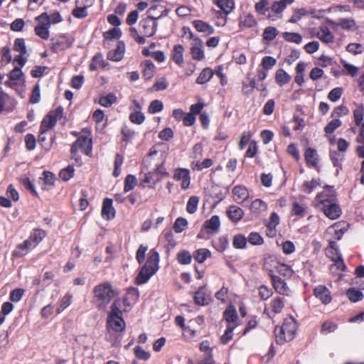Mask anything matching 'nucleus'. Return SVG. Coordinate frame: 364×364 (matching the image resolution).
Returning <instances> with one entry per match:
<instances>
[{
	"mask_svg": "<svg viewBox=\"0 0 364 364\" xmlns=\"http://www.w3.org/2000/svg\"><path fill=\"white\" fill-rule=\"evenodd\" d=\"M159 254L155 249L149 253L145 264L142 266L135 278L136 284L140 285L146 283L159 270Z\"/></svg>",
	"mask_w": 364,
	"mask_h": 364,
	"instance_id": "nucleus-1",
	"label": "nucleus"
},
{
	"mask_svg": "<svg viewBox=\"0 0 364 364\" xmlns=\"http://www.w3.org/2000/svg\"><path fill=\"white\" fill-rule=\"evenodd\" d=\"M297 325L294 318L291 316L286 318L281 326H277L274 329L276 341L279 344L291 341L295 336Z\"/></svg>",
	"mask_w": 364,
	"mask_h": 364,
	"instance_id": "nucleus-2",
	"label": "nucleus"
},
{
	"mask_svg": "<svg viewBox=\"0 0 364 364\" xmlns=\"http://www.w3.org/2000/svg\"><path fill=\"white\" fill-rule=\"evenodd\" d=\"M95 302L100 309H105L117 294V291L109 283L96 286L93 290Z\"/></svg>",
	"mask_w": 364,
	"mask_h": 364,
	"instance_id": "nucleus-3",
	"label": "nucleus"
},
{
	"mask_svg": "<svg viewBox=\"0 0 364 364\" xmlns=\"http://www.w3.org/2000/svg\"><path fill=\"white\" fill-rule=\"evenodd\" d=\"M120 301L116 300L111 306V311L108 316L107 327L109 331L122 332L125 328V322L122 317V311L119 309Z\"/></svg>",
	"mask_w": 364,
	"mask_h": 364,
	"instance_id": "nucleus-4",
	"label": "nucleus"
},
{
	"mask_svg": "<svg viewBox=\"0 0 364 364\" xmlns=\"http://www.w3.org/2000/svg\"><path fill=\"white\" fill-rule=\"evenodd\" d=\"M92 136L89 132H82L71 148L72 157L77 161V152L81 151L87 156L92 153Z\"/></svg>",
	"mask_w": 364,
	"mask_h": 364,
	"instance_id": "nucleus-5",
	"label": "nucleus"
},
{
	"mask_svg": "<svg viewBox=\"0 0 364 364\" xmlns=\"http://www.w3.org/2000/svg\"><path fill=\"white\" fill-rule=\"evenodd\" d=\"M322 193L318 194L316 198V206L323 210L324 214L331 220L338 218L341 213V208L336 203L329 200L322 199Z\"/></svg>",
	"mask_w": 364,
	"mask_h": 364,
	"instance_id": "nucleus-6",
	"label": "nucleus"
},
{
	"mask_svg": "<svg viewBox=\"0 0 364 364\" xmlns=\"http://www.w3.org/2000/svg\"><path fill=\"white\" fill-rule=\"evenodd\" d=\"M36 25L34 27L35 34L43 40H48L50 38V21L48 14L46 12L36 16L35 18Z\"/></svg>",
	"mask_w": 364,
	"mask_h": 364,
	"instance_id": "nucleus-7",
	"label": "nucleus"
},
{
	"mask_svg": "<svg viewBox=\"0 0 364 364\" xmlns=\"http://www.w3.org/2000/svg\"><path fill=\"white\" fill-rule=\"evenodd\" d=\"M63 109L60 107L55 110L49 112L41 122L40 131L48 132L56 124L58 119L61 117Z\"/></svg>",
	"mask_w": 364,
	"mask_h": 364,
	"instance_id": "nucleus-8",
	"label": "nucleus"
},
{
	"mask_svg": "<svg viewBox=\"0 0 364 364\" xmlns=\"http://www.w3.org/2000/svg\"><path fill=\"white\" fill-rule=\"evenodd\" d=\"M14 50L19 52V55L16 56L14 62L18 63L20 67H23L26 62V58L24 56L26 54L27 49L25 43V41L23 38H17L14 42Z\"/></svg>",
	"mask_w": 364,
	"mask_h": 364,
	"instance_id": "nucleus-9",
	"label": "nucleus"
},
{
	"mask_svg": "<svg viewBox=\"0 0 364 364\" xmlns=\"http://www.w3.org/2000/svg\"><path fill=\"white\" fill-rule=\"evenodd\" d=\"M311 34L316 36L319 40L325 43H332L334 41V36L330 29L326 26H321L318 28H313Z\"/></svg>",
	"mask_w": 364,
	"mask_h": 364,
	"instance_id": "nucleus-10",
	"label": "nucleus"
},
{
	"mask_svg": "<svg viewBox=\"0 0 364 364\" xmlns=\"http://www.w3.org/2000/svg\"><path fill=\"white\" fill-rule=\"evenodd\" d=\"M173 179L181 182V187L183 189H187L189 187L191 181L190 172L186 168H177L175 170Z\"/></svg>",
	"mask_w": 364,
	"mask_h": 364,
	"instance_id": "nucleus-11",
	"label": "nucleus"
},
{
	"mask_svg": "<svg viewBox=\"0 0 364 364\" xmlns=\"http://www.w3.org/2000/svg\"><path fill=\"white\" fill-rule=\"evenodd\" d=\"M284 302L282 298L277 297L272 299L268 306L265 308L264 311L268 316L272 318L275 314L280 313L283 309Z\"/></svg>",
	"mask_w": 364,
	"mask_h": 364,
	"instance_id": "nucleus-12",
	"label": "nucleus"
},
{
	"mask_svg": "<svg viewBox=\"0 0 364 364\" xmlns=\"http://www.w3.org/2000/svg\"><path fill=\"white\" fill-rule=\"evenodd\" d=\"M9 80L5 84L11 87H14L17 84L24 82L23 74L21 68L15 67L9 74Z\"/></svg>",
	"mask_w": 364,
	"mask_h": 364,
	"instance_id": "nucleus-13",
	"label": "nucleus"
},
{
	"mask_svg": "<svg viewBox=\"0 0 364 364\" xmlns=\"http://www.w3.org/2000/svg\"><path fill=\"white\" fill-rule=\"evenodd\" d=\"M190 53L193 60H203L205 58L203 41L196 39V43H191Z\"/></svg>",
	"mask_w": 364,
	"mask_h": 364,
	"instance_id": "nucleus-14",
	"label": "nucleus"
},
{
	"mask_svg": "<svg viewBox=\"0 0 364 364\" xmlns=\"http://www.w3.org/2000/svg\"><path fill=\"white\" fill-rule=\"evenodd\" d=\"M314 295L323 304H327L331 301V293L325 286L319 285L315 287Z\"/></svg>",
	"mask_w": 364,
	"mask_h": 364,
	"instance_id": "nucleus-15",
	"label": "nucleus"
},
{
	"mask_svg": "<svg viewBox=\"0 0 364 364\" xmlns=\"http://www.w3.org/2000/svg\"><path fill=\"white\" fill-rule=\"evenodd\" d=\"M161 161L159 164H156V168H154V175H156V178H154L151 173H149V175H146L144 179V183H151L152 181H154V183L155 181H159L161 178V176L166 175V173L164 171V170L162 169L161 166L163 165L164 162V154H161Z\"/></svg>",
	"mask_w": 364,
	"mask_h": 364,
	"instance_id": "nucleus-16",
	"label": "nucleus"
},
{
	"mask_svg": "<svg viewBox=\"0 0 364 364\" xmlns=\"http://www.w3.org/2000/svg\"><path fill=\"white\" fill-rule=\"evenodd\" d=\"M35 247L36 246L31 242V240L27 239L22 244H20L17 246L13 252V256L17 257H23L27 255L30 250Z\"/></svg>",
	"mask_w": 364,
	"mask_h": 364,
	"instance_id": "nucleus-17",
	"label": "nucleus"
},
{
	"mask_svg": "<svg viewBox=\"0 0 364 364\" xmlns=\"http://www.w3.org/2000/svg\"><path fill=\"white\" fill-rule=\"evenodd\" d=\"M305 161L307 166L316 168L319 162V157L317 151L312 148H308L304 154Z\"/></svg>",
	"mask_w": 364,
	"mask_h": 364,
	"instance_id": "nucleus-18",
	"label": "nucleus"
},
{
	"mask_svg": "<svg viewBox=\"0 0 364 364\" xmlns=\"http://www.w3.org/2000/svg\"><path fill=\"white\" fill-rule=\"evenodd\" d=\"M102 216L106 220H111L115 216V210L112 206V200L109 198H105L103 201Z\"/></svg>",
	"mask_w": 364,
	"mask_h": 364,
	"instance_id": "nucleus-19",
	"label": "nucleus"
},
{
	"mask_svg": "<svg viewBox=\"0 0 364 364\" xmlns=\"http://www.w3.org/2000/svg\"><path fill=\"white\" fill-rule=\"evenodd\" d=\"M155 17L151 16V18L143 20L141 23L142 26V33L145 36H152L156 31L157 24L152 21Z\"/></svg>",
	"mask_w": 364,
	"mask_h": 364,
	"instance_id": "nucleus-20",
	"label": "nucleus"
},
{
	"mask_svg": "<svg viewBox=\"0 0 364 364\" xmlns=\"http://www.w3.org/2000/svg\"><path fill=\"white\" fill-rule=\"evenodd\" d=\"M193 25L198 32L203 33L205 36H210L215 32L211 25L201 20H194Z\"/></svg>",
	"mask_w": 364,
	"mask_h": 364,
	"instance_id": "nucleus-21",
	"label": "nucleus"
},
{
	"mask_svg": "<svg viewBox=\"0 0 364 364\" xmlns=\"http://www.w3.org/2000/svg\"><path fill=\"white\" fill-rule=\"evenodd\" d=\"M279 217L276 213H272L267 224V235L273 237L276 235V228L279 223Z\"/></svg>",
	"mask_w": 364,
	"mask_h": 364,
	"instance_id": "nucleus-22",
	"label": "nucleus"
},
{
	"mask_svg": "<svg viewBox=\"0 0 364 364\" xmlns=\"http://www.w3.org/2000/svg\"><path fill=\"white\" fill-rule=\"evenodd\" d=\"M38 142L46 151H49L53 143V136L51 134H48L47 132L40 131Z\"/></svg>",
	"mask_w": 364,
	"mask_h": 364,
	"instance_id": "nucleus-23",
	"label": "nucleus"
},
{
	"mask_svg": "<svg viewBox=\"0 0 364 364\" xmlns=\"http://www.w3.org/2000/svg\"><path fill=\"white\" fill-rule=\"evenodd\" d=\"M125 46L122 42H119L117 47L108 53L107 57L112 61H120L124 54Z\"/></svg>",
	"mask_w": 364,
	"mask_h": 364,
	"instance_id": "nucleus-24",
	"label": "nucleus"
},
{
	"mask_svg": "<svg viewBox=\"0 0 364 364\" xmlns=\"http://www.w3.org/2000/svg\"><path fill=\"white\" fill-rule=\"evenodd\" d=\"M234 200L238 203L243 202L249 197L248 190L242 186H237L232 189Z\"/></svg>",
	"mask_w": 364,
	"mask_h": 364,
	"instance_id": "nucleus-25",
	"label": "nucleus"
},
{
	"mask_svg": "<svg viewBox=\"0 0 364 364\" xmlns=\"http://www.w3.org/2000/svg\"><path fill=\"white\" fill-rule=\"evenodd\" d=\"M220 223L218 215H213L210 219L206 220L204 223V229L208 233H213L219 229Z\"/></svg>",
	"mask_w": 364,
	"mask_h": 364,
	"instance_id": "nucleus-26",
	"label": "nucleus"
},
{
	"mask_svg": "<svg viewBox=\"0 0 364 364\" xmlns=\"http://www.w3.org/2000/svg\"><path fill=\"white\" fill-rule=\"evenodd\" d=\"M273 286L275 290L280 294H287L289 288L286 282L277 276L272 275Z\"/></svg>",
	"mask_w": 364,
	"mask_h": 364,
	"instance_id": "nucleus-27",
	"label": "nucleus"
},
{
	"mask_svg": "<svg viewBox=\"0 0 364 364\" xmlns=\"http://www.w3.org/2000/svg\"><path fill=\"white\" fill-rule=\"evenodd\" d=\"M267 209V203L261 199H255L253 200L250 206V211L254 213L259 215L263 212H265Z\"/></svg>",
	"mask_w": 364,
	"mask_h": 364,
	"instance_id": "nucleus-28",
	"label": "nucleus"
},
{
	"mask_svg": "<svg viewBox=\"0 0 364 364\" xmlns=\"http://www.w3.org/2000/svg\"><path fill=\"white\" fill-rule=\"evenodd\" d=\"M214 3L225 14H230L235 8V2L232 0H215Z\"/></svg>",
	"mask_w": 364,
	"mask_h": 364,
	"instance_id": "nucleus-29",
	"label": "nucleus"
},
{
	"mask_svg": "<svg viewBox=\"0 0 364 364\" xmlns=\"http://www.w3.org/2000/svg\"><path fill=\"white\" fill-rule=\"evenodd\" d=\"M291 79V76L283 69H279L275 73V81L280 86L288 84Z\"/></svg>",
	"mask_w": 364,
	"mask_h": 364,
	"instance_id": "nucleus-30",
	"label": "nucleus"
},
{
	"mask_svg": "<svg viewBox=\"0 0 364 364\" xmlns=\"http://www.w3.org/2000/svg\"><path fill=\"white\" fill-rule=\"evenodd\" d=\"M224 318L230 324H236L237 326V314L236 309L232 306H229L224 312Z\"/></svg>",
	"mask_w": 364,
	"mask_h": 364,
	"instance_id": "nucleus-31",
	"label": "nucleus"
},
{
	"mask_svg": "<svg viewBox=\"0 0 364 364\" xmlns=\"http://www.w3.org/2000/svg\"><path fill=\"white\" fill-rule=\"evenodd\" d=\"M307 15H311L313 17H319V16L315 14V12L308 11L304 9H300L298 10H296L291 17L289 19V21L291 23H296L298 22L303 16H307Z\"/></svg>",
	"mask_w": 364,
	"mask_h": 364,
	"instance_id": "nucleus-32",
	"label": "nucleus"
},
{
	"mask_svg": "<svg viewBox=\"0 0 364 364\" xmlns=\"http://www.w3.org/2000/svg\"><path fill=\"white\" fill-rule=\"evenodd\" d=\"M71 41L67 39L65 36H60L53 42L52 48L55 52H58V50L69 48L71 46Z\"/></svg>",
	"mask_w": 364,
	"mask_h": 364,
	"instance_id": "nucleus-33",
	"label": "nucleus"
},
{
	"mask_svg": "<svg viewBox=\"0 0 364 364\" xmlns=\"http://www.w3.org/2000/svg\"><path fill=\"white\" fill-rule=\"evenodd\" d=\"M214 72L209 68H204L196 79V82L200 85L208 82L213 76Z\"/></svg>",
	"mask_w": 364,
	"mask_h": 364,
	"instance_id": "nucleus-34",
	"label": "nucleus"
},
{
	"mask_svg": "<svg viewBox=\"0 0 364 364\" xmlns=\"http://www.w3.org/2000/svg\"><path fill=\"white\" fill-rule=\"evenodd\" d=\"M279 262L274 256L269 255L264 259V267L269 272H273L276 271Z\"/></svg>",
	"mask_w": 364,
	"mask_h": 364,
	"instance_id": "nucleus-35",
	"label": "nucleus"
},
{
	"mask_svg": "<svg viewBox=\"0 0 364 364\" xmlns=\"http://www.w3.org/2000/svg\"><path fill=\"white\" fill-rule=\"evenodd\" d=\"M228 214L232 221H239L243 217L244 212L240 207L232 205L229 208Z\"/></svg>",
	"mask_w": 364,
	"mask_h": 364,
	"instance_id": "nucleus-36",
	"label": "nucleus"
},
{
	"mask_svg": "<svg viewBox=\"0 0 364 364\" xmlns=\"http://www.w3.org/2000/svg\"><path fill=\"white\" fill-rule=\"evenodd\" d=\"M183 51L184 48L181 45H176L173 48L172 58L178 65H180L183 62Z\"/></svg>",
	"mask_w": 364,
	"mask_h": 364,
	"instance_id": "nucleus-37",
	"label": "nucleus"
},
{
	"mask_svg": "<svg viewBox=\"0 0 364 364\" xmlns=\"http://www.w3.org/2000/svg\"><path fill=\"white\" fill-rule=\"evenodd\" d=\"M46 232L41 229L34 230L28 238L36 247L45 237Z\"/></svg>",
	"mask_w": 364,
	"mask_h": 364,
	"instance_id": "nucleus-38",
	"label": "nucleus"
},
{
	"mask_svg": "<svg viewBox=\"0 0 364 364\" xmlns=\"http://www.w3.org/2000/svg\"><path fill=\"white\" fill-rule=\"evenodd\" d=\"M117 101V98L114 93H109L105 96H102L99 100V103L100 105L109 107L112 105L115 104Z\"/></svg>",
	"mask_w": 364,
	"mask_h": 364,
	"instance_id": "nucleus-39",
	"label": "nucleus"
},
{
	"mask_svg": "<svg viewBox=\"0 0 364 364\" xmlns=\"http://www.w3.org/2000/svg\"><path fill=\"white\" fill-rule=\"evenodd\" d=\"M257 25V21L255 20L252 14H248L241 18L240 21V26L245 28H251Z\"/></svg>",
	"mask_w": 364,
	"mask_h": 364,
	"instance_id": "nucleus-40",
	"label": "nucleus"
},
{
	"mask_svg": "<svg viewBox=\"0 0 364 364\" xmlns=\"http://www.w3.org/2000/svg\"><path fill=\"white\" fill-rule=\"evenodd\" d=\"M276 272L287 278L291 277L294 273L291 267L283 262H279Z\"/></svg>",
	"mask_w": 364,
	"mask_h": 364,
	"instance_id": "nucleus-41",
	"label": "nucleus"
},
{
	"mask_svg": "<svg viewBox=\"0 0 364 364\" xmlns=\"http://www.w3.org/2000/svg\"><path fill=\"white\" fill-rule=\"evenodd\" d=\"M142 74L145 79H151L154 75V65L149 60L145 61L143 65Z\"/></svg>",
	"mask_w": 364,
	"mask_h": 364,
	"instance_id": "nucleus-42",
	"label": "nucleus"
},
{
	"mask_svg": "<svg viewBox=\"0 0 364 364\" xmlns=\"http://www.w3.org/2000/svg\"><path fill=\"white\" fill-rule=\"evenodd\" d=\"M210 297L205 294L203 289H200L195 294V302L199 305L208 304L210 301Z\"/></svg>",
	"mask_w": 364,
	"mask_h": 364,
	"instance_id": "nucleus-43",
	"label": "nucleus"
},
{
	"mask_svg": "<svg viewBox=\"0 0 364 364\" xmlns=\"http://www.w3.org/2000/svg\"><path fill=\"white\" fill-rule=\"evenodd\" d=\"M210 251L205 248L199 249L194 253V259L199 263H203L207 258L210 257Z\"/></svg>",
	"mask_w": 364,
	"mask_h": 364,
	"instance_id": "nucleus-44",
	"label": "nucleus"
},
{
	"mask_svg": "<svg viewBox=\"0 0 364 364\" xmlns=\"http://www.w3.org/2000/svg\"><path fill=\"white\" fill-rule=\"evenodd\" d=\"M338 25L347 31H355L357 28L356 23L353 18H342Z\"/></svg>",
	"mask_w": 364,
	"mask_h": 364,
	"instance_id": "nucleus-45",
	"label": "nucleus"
},
{
	"mask_svg": "<svg viewBox=\"0 0 364 364\" xmlns=\"http://www.w3.org/2000/svg\"><path fill=\"white\" fill-rule=\"evenodd\" d=\"M73 296L68 293L66 294L60 300L59 306L57 309L58 314L63 311L65 309H67L72 303Z\"/></svg>",
	"mask_w": 364,
	"mask_h": 364,
	"instance_id": "nucleus-46",
	"label": "nucleus"
},
{
	"mask_svg": "<svg viewBox=\"0 0 364 364\" xmlns=\"http://www.w3.org/2000/svg\"><path fill=\"white\" fill-rule=\"evenodd\" d=\"M346 295L348 298L353 302L360 301L363 298V294L362 292L354 288L349 289L346 292Z\"/></svg>",
	"mask_w": 364,
	"mask_h": 364,
	"instance_id": "nucleus-47",
	"label": "nucleus"
},
{
	"mask_svg": "<svg viewBox=\"0 0 364 364\" xmlns=\"http://www.w3.org/2000/svg\"><path fill=\"white\" fill-rule=\"evenodd\" d=\"M199 198L197 196H191L186 205V210L190 214H193L197 211Z\"/></svg>",
	"mask_w": 364,
	"mask_h": 364,
	"instance_id": "nucleus-48",
	"label": "nucleus"
},
{
	"mask_svg": "<svg viewBox=\"0 0 364 364\" xmlns=\"http://www.w3.org/2000/svg\"><path fill=\"white\" fill-rule=\"evenodd\" d=\"M236 327V324L228 325L225 333L221 336L220 340L223 344H227L233 336V330Z\"/></svg>",
	"mask_w": 364,
	"mask_h": 364,
	"instance_id": "nucleus-49",
	"label": "nucleus"
},
{
	"mask_svg": "<svg viewBox=\"0 0 364 364\" xmlns=\"http://www.w3.org/2000/svg\"><path fill=\"white\" fill-rule=\"evenodd\" d=\"M105 66V65L102 55L101 54H97L93 57L92 61L90 65V68L91 70H95L99 68H103Z\"/></svg>",
	"mask_w": 364,
	"mask_h": 364,
	"instance_id": "nucleus-50",
	"label": "nucleus"
},
{
	"mask_svg": "<svg viewBox=\"0 0 364 364\" xmlns=\"http://www.w3.org/2000/svg\"><path fill=\"white\" fill-rule=\"evenodd\" d=\"M188 226V221L183 218H178L176 220L173 229L176 232H182Z\"/></svg>",
	"mask_w": 364,
	"mask_h": 364,
	"instance_id": "nucleus-51",
	"label": "nucleus"
},
{
	"mask_svg": "<svg viewBox=\"0 0 364 364\" xmlns=\"http://www.w3.org/2000/svg\"><path fill=\"white\" fill-rule=\"evenodd\" d=\"M364 116V106L360 105L353 111L354 121L356 125L361 124Z\"/></svg>",
	"mask_w": 364,
	"mask_h": 364,
	"instance_id": "nucleus-52",
	"label": "nucleus"
},
{
	"mask_svg": "<svg viewBox=\"0 0 364 364\" xmlns=\"http://www.w3.org/2000/svg\"><path fill=\"white\" fill-rule=\"evenodd\" d=\"M255 9L258 14H265L266 11L269 9L268 0H260L259 2L255 4Z\"/></svg>",
	"mask_w": 364,
	"mask_h": 364,
	"instance_id": "nucleus-53",
	"label": "nucleus"
},
{
	"mask_svg": "<svg viewBox=\"0 0 364 364\" xmlns=\"http://www.w3.org/2000/svg\"><path fill=\"white\" fill-rule=\"evenodd\" d=\"M75 169L73 166H69L67 168L63 169L60 172V178L64 181H68L72 178L74 176Z\"/></svg>",
	"mask_w": 364,
	"mask_h": 364,
	"instance_id": "nucleus-54",
	"label": "nucleus"
},
{
	"mask_svg": "<svg viewBox=\"0 0 364 364\" xmlns=\"http://www.w3.org/2000/svg\"><path fill=\"white\" fill-rule=\"evenodd\" d=\"M178 261L181 264H188L191 262L192 256L188 251H182L177 255Z\"/></svg>",
	"mask_w": 364,
	"mask_h": 364,
	"instance_id": "nucleus-55",
	"label": "nucleus"
},
{
	"mask_svg": "<svg viewBox=\"0 0 364 364\" xmlns=\"http://www.w3.org/2000/svg\"><path fill=\"white\" fill-rule=\"evenodd\" d=\"M278 31L276 28L267 27L263 32V38L267 41H272L277 36Z\"/></svg>",
	"mask_w": 364,
	"mask_h": 364,
	"instance_id": "nucleus-56",
	"label": "nucleus"
},
{
	"mask_svg": "<svg viewBox=\"0 0 364 364\" xmlns=\"http://www.w3.org/2000/svg\"><path fill=\"white\" fill-rule=\"evenodd\" d=\"M286 41L299 44L302 41V37L300 34L296 33L286 32L283 34Z\"/></svg>",
	"mask_w": 364,
	"mask_h": 364,
	"instance_id": "nucleus-57",
	"label": "nucleus"
},
{
	"mask_svg": "<svg viewBox=\"0 0 364 364\" xmlns=\"http://www.w3.org/2000/svg\"><path fill=\"white\" fill-rule=\"evenodd\" d=\"M326 255L331 259H335L338 256H341L338 254L337 245L335 242H331L329 244V247L326 249Z\"/></svg>",
	"mask_w": 364,
	"mask_h": 364,
	"instance_id": "nucleus-58",
	"label": "nucleus"
},
{
	"mask_svg": "<svg viewBox=\"0 0 364 364\" xmlns=\"http://www.w3.org/2000/svg\"><path fill=\"white\" fill-rule=\"evenodd\" d=\"M136 184V178L133 175H128L124 181V191L129 192L132 190Z\"/></svg>",
	"mask_w": 364,
	"mask_h": 364,
	"instance_id": "nucleus-59",
	"label": "nucleus"
},
{
	"mask_svg": "<svg viewBox=\"0 0 364 364\" xmlns=\"http://www.w3.org/2000/svg\"><path fill=\"white\" fill-rule=\"evenodd\" d=\"M43 180L45 183L43 189H49L53 185L54 175L50 172L44 171Z\"/></svg>",
	"mask_w": 364,
	"mask_h": 364,
	"instance_id": "nucleus-60",
	"label": "nucleus"
},
{
	"mask_svg": "<svg viewBox=\"0 0 364 364\" xmlns=\"http://www.w3.org/2000/svg\"><path fill=\"white\" fill-rule=\"evenodd\" d=\"M341 125V121L335 119L331 120L325 127L324 130L326 134H331L337 128Z\"/></svg>",
	"mask_w": 364,
	"mask_h": 364,
	"instance_id": "nucleus-61",
	"label": "nucleus"
},
{
	"mask_svg": "<svg viewBox=\"0 0 364 364\" xmlns=\"http://www.w3.org/2000/svg\"><path fill=\"white\" fill-rule=\"evenodd\" d=\"M318 186L319 183L316 179H312L310 181H306L302 186L303 191L306 193H311Z\"/></svg>",
	"mask_w": 364,
	"mask_h": 364,
	"instance_id": "nucleus-62",
	"label": "nucleus"
},
{
	"mask_svg": "<svg viewBox=\"0 0 364 364\" xmlns=\"http://www.w3.org/2000/svg\"><path fill=\"white\" fill-rule=\"evenodd\" d=\"M277 60L274 58L272 56H265L262 60V65L266 69L269 70L273 68L276 65Z\"/></svg>",
	"mask_w": 364,
	"mask_h": 364,
	"instance_id": "nucleus-63",
	"label": "nucleus"
},
{
	"mask_svg": "<svg viewBox=\"0 0 364 364\" xmlns=\"http://www.w3.org/2000/svg\"><path fill=\"white\" fill-rule=\"evenodd\" d=\"M121 34L122 33L119 28H114L105 33L104 37L109 40L118 39L121 36Z\"/></svg>",
	"mask_w": 364,
	"mask_h": 364,
	"instance_id": "nucleus-64",
	"label": "nucleus"
}]
</instances>
